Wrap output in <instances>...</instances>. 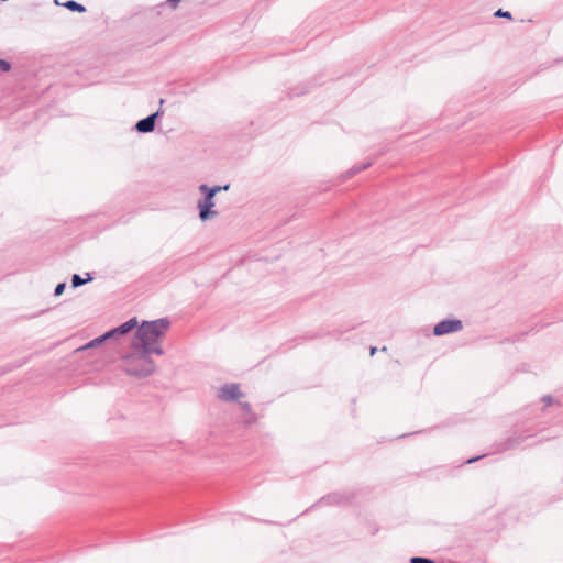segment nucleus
I'll return each instance as SVG.
<instances>
[{
    "instance_id": "1",
    "label": "nucleus",
    "mask_w": 563,
    "mask_h": 563,
    "mask_svg": "<svg viewBox=\"0 0 563 563\" xmlns=\"http://www.w3.org/2000/svg\"><path fill=\"white\" fill-rule=\"evenodd\" d=\"M169 325V321L165 318L144 321L136 331L133 345L144 352L163 355L164 351L159 344Z\"/></svg>"
},
{
    "instance_id": "2",
    "label": "nucleus",
    "mask_w": 563,
    "mask_h": 563,
    "mask_svg": "<svg viewBox=\"0 0 563 563\" xmlns=\"http://www.w3.org/2000/svg\"><path fill=\"white\" fill-rule=\"evenodd\" d=\"M151 353L141 351L124 358V371L132 376L146 377L154 373L155 364L150 357Z\"/></svg>"
},
{
    "instance_id": "3",
    "label": "nucleus",
    "mask_w": 563,
    "mask_h": 563,
    "mask_svg": "<svg viewBox=\"0 0 563 563\" xmlns=\"http://www.w3.org/2000/svg\"><path fill=\"white\" fill-rule=\"evenodd\" d=\"M230 185L208 187L206 184L199 186L200 192L205 194V198L198 201L197 208L199 210V218L201 221H207L218 214L212 210L214 207V196L221 190H229Z\"/></svg>"
},
{
    "instance_id": "4",
    "label": "nucleus",
    "mask_w": 563,
    "mask_h": 563,
    "mask_svg": "<svg viewBox=\"0 0 563 563\" xmlns=\"http://www.w3.org/2000/svg\"><path fill=\"white\" fill-rule=\"evenodd\" d=\"M463 329L462 321L459 319L442 320L433 328V334L441 336L449 333L459 332Z\"/></svg>"
},
{
    "instance_id": "5",
    "label": "nucleus",
    "mask_w": 563,
    "mask_h": 563,
    "mask_svg": "<svg viewBox=\"0 0 563 563\" xmlns=\"http://www.w3.org/2000/svg\"><path fill=\"white\" fill-rule=\"evenodd\" d=\"M242 396L239 384H225L218 390V398L223 401H233Z\"/></svg>"
},
{
    "instance_id": "6",
    "label": "nucleus",
    "mask_w": 563,
    "mask_h": 563,
    "mask_svg": "<svg viewBox=\"0 0 563 563\" xmlns=\"http://www.w3.org/2000/svg\"><path fill=\"white\" fill-rule=\"evenodd\" d=\"M137 325L136 318H132L124 322L123 324L119 325L118 328H114L107 333L103 334V338H113L114 335H122L126 334L130 331H132Z\"/></svg>"
},
{
    "instance_id": "7",
    "label": "nucleus",
    "mask_w": 563,
    "mask_h": 563,
    "mask_svg": "<svg viewBox=\"0 0 563 563\" xmlns=\"http://www.w3.org/2000/svg\"><path fill=\"white\" fill-rule=\"evenodd\" d=\"M159 115V112L152 113L147 115L146 118L137 121L135 129L140 133H150L155 128V120Z\"/></svg>"
},
{
    "instance_id": "8",
    "label": "nucleus",
    "mask_w": 563,
    "mask_h": 563,
    "mask_svg": "<svg viewBox=\"0 0 563 563\" xmlns=\"http://www.w3.org/2000/svg\"><path fill=\"white\" fill-rule=\"evenodd\" d=\"M87 276H88V277H87L86 279H84V278H81V277H80V275H78V274L73 275V277H71V286H73L74 288H77V287L82 286V285H85L86 283H88V282L92 280V277L90 276V274H87Z\"/></svg>"
},
{
    "instance_id": "9",
    "label": "nucleus",
    "mask_w": 563,
    "mask_h": 563,
    "mask_svg": "<svg viewBox=\"0 0 563 563\" xmlns=\"http://www.w3.org/2000/svg\"><path fill=\"white\" fill-rule=\"evenodd\" d=\"M64 7L67 8L68 10H70V11H77V12H85L86 11V8L82 4H80V3H78V2H76L74 0L66 1L64 3Z\"/></svg>"
},
{
    "instance_id": "10",
    "label": "nucleus",
    "mask_w": 563,
    "mask_h": 563,
    "mask_svg": "<svg viewBox=\"0 0 563 563\" xmlns=\"http://www.w3.org/2000/svg\"><path fill=\"white\" fill-rule=\"evenodd\" d=\"M109 338H103V335H101L100 338H97L92 341H90L86 346L85 349L87 347H93V346H97L99 345L100 343H102L103 341L108 340Z\"/></svg>"
},
{
    "instance_id": "11",
    "label": "nucleus",
    "mask_w": 563,
    "mask_h": 563,
    "mask_svg": "<svg viewBox=\"0 0 563 563\" xmlns=\"http://www.w3.org/2000/svg\"><path fill=\"white\" fill-rule=\"evenodd\" d=\"M410 563H435V562L431 559L413 556L410 559Z\"/></svg>"
},
{
    "instance_id": "12",
    "label": "nucleus",
    "mask_w": 563,
    "mask_h": 563,
    "mask_svg": "<svg viewBox=\"0 0 563 563\" xmlns=\"http://www.w3.org/2000/svg\"><path fill=\"white\" fill-rule=\"evenodd\" d=\"M368 166H369V164L355 166L349 170V176H353V175L360 173L361 170L366 169Z\"/></svg>"
},
{
    "instance_id": "13",
    "label": "nucleus",
    "mask_w": 563,
    "mask_h": 563,
    "mask_svg": "<svg viewBox=\"0 0 563 563\" xmlns=\"http://www.w3.org/2000/svg\"><path fill=\"white\" fill-rule=\"evenodd\" d=\"M10 69H11L10 63L0 58V71L7 73Z\"/></svg>"
},
{
    "instance_id": "14",
    "label": "nucleus",
    "mask_w": 563,
    "mask_h": 563,
    "mask_svg": "<svg viewBox=\"0 0 563 563\" xmlns=\"http://www.w3.org/2000/svg\"><path fill=\"white\" fill-rule=\"evenodd\" d=\"M65 287H66V284H65V283H59V284L55 287L54 295H55V296H60V295L64 292Z\"/></svg>"
},
{
    "instance_id": "15",
    "label": "nucleus",
    "mask_w": 563,
    "mask_h": 563,
    "mask_svg": "<svg viewBox=\"0 0 563 563\" xmlns=\"http://www.w3.org/2000/svg\"><path fill=\"white\" fill-rule=\"evenodd\" d=\"M496 16H503V18H507V19H511V14L510 12L508 11H503L501 9H499L496 13H495Z\"/></svg>"
},
{
    "instance_id": "16",
    "label": "nucleus",
    "mask_w": 563,
    "mask_h": 563,
    "mask_svg": "<svg viewBox=\"0 0 563 563\" xmlns=\"http://www.w3.org/2000/svg\"><path fill=\"white\" fill-rule=\"evenodd\" d=\"M242 408H243L245 411H247V412H250V411H251V405H250L249 402H243V404H242Z\"/></svg>"
},
{
    "instance_id": "17",
    "label": "nucleus",
    "mask_w": 563,
    "mask_h": 563,
    "mask_svg": "<svg viewBox=\"0 0 563 563\" xmlns=\"http://www.w3.org/2000/svg\"><path fill=\"white\" fill-rule=\"evenodd\" d=\"M542 400H543L547 405L552 404V397H551V396H545V397H543V399H542Z\"/></svg>"
},
{
    "instance_id": "18",
    "label": "nucleus",
    "mask_w": 563,
    "mask_h": 563,
    "mask_svg": "<svg viewBox=\"0 0 563 563\" xmlns=\"http://www.w3.org/2000/svg\"><path fill=\"white\" fill-rule=\"evenodd\" d=\"M519 443H520V441H516V442H514V443H509V444H507L506 449H511V448H514L516 444H519Z\"/></svg>"
},
{
    "instance_id": "19",
    "label": "nucleus",
    "mask_w": 563,
    "mask_h": 563,
    "mask_svg": "<svg viewBox=\"0 0 563 563\" xmlns=\"http://www.w3.org/2000/svg\"><path fill=\"white\" fill-rule=\"evenodd\" d=\"M479 459H481V456H476V457L470 459V460H467V463H473V462H475V461H477Z\"/></svg>"
},
{
    "instance_id": "20",
    "label": "nucleus",
    "mask_w": 563,
    "mask_h": 563,
    "mask_svg": "<svg viewBox=\"0 0 563 563\" xmlns=\"http://www.w3.org/2000/svg\"><path fill=\"white\" fill-rule=\"evenodd\" d=\"M375 352H376V347H372V349H371V355H374V354H375Z\"/></svg>"
}]
</instances>
